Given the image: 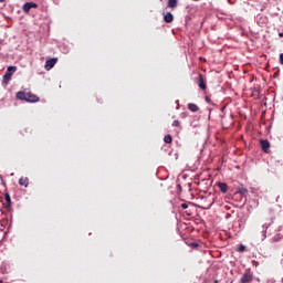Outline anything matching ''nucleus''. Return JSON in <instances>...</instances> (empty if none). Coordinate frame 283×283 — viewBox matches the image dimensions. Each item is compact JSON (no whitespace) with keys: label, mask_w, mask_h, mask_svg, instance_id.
<instances>
[{"label":"nucleus","mask_w":283,"mask_h":283,"mask_svg":"<svg viewBox=\"0 0 283 283\" xmlns=\"http://www.w3.org/2000/svg\"><path fill=\"white\" fill-rule=\"evenodd\" d=\"M17 98L19 101H25L27 103H39L40 98L35 94L32 93H25L23 91H20L17 93Z\"/></svg>","instance_id":"nucleus-1"},{"label":"nucleus","mask_w":283,"mask_h":283,"mask_svg":"<svg viewBox=\"0 0 283 283\" xmlns=\"http://www.w3.org/2000/svg\"><path fill=\"white\" fill-rule=\"evenodd\" d=\"M14 72H17V66H9L7 69V72L2 76V84L3 85H8L10 83V81H12V74H14Z\"/></svg>","instance_id":"nucleus-2"},{"label":"nucleus","mask_w":283,"mask_h":283,"mask_svg":"<svg viewBox=\"0 0 283 283\" xmlns=\"http://www.w3.org/2000/svg\"><path fill=\"white\" fill-rule=\"evenodd\" d=\"M241 283H251L253 282V272H251V269H247L243 273V275L240 279Z\"/></svg>","instance_id":"nucleus-3"},{"label":"nucleus","mask_w":283,"mask_h":283,"mask_svg":"<svg viewBox=\"0 0 283 283\" xmlns=\"http://www.w3.org/2000/svg\"><path fill=\"white\" fill-rule=\"evenodd\" d=\"M197 85L200 90H207V82L205 81V77L200 73L198 74L197 77Z\"/></svg>","instance_id":"nucleus-4"},{"label":"nucleus","mask_w":283,"mask_h":283,"mask_svg":"<svg viewBox=\"0 0 283 283\" xmlns=\"http://www.w3.org/2000/svg\"><path fill=\"white\" fill-rule=\"evenodd\" d=\"M260 145H261L262 150L265 154H269V149H271V143H269V140H266V139H261Z\"/></svg>","instance_id":"nucleus-5"},{"label":"nucleus","mask_w":283,"mask_h":283,"mask_svg":"<svg viewBox=\"0 0 283 283\" xmlns=\"http://www.w3.org/2000/svg\"><path fill=\"white\" fill-rule=\"evenodd\" d=\"M32 8H39V4L34 3V2H25L22 7L23 12H30V10H32Z\"/></svg>","instance_id":"nucleus-6"},{"label":"nucleus","mask_w":283,"mask_h":283,"mask_svg":"<svg viewBox=\"0 0 283 283\" xmlns=\"http://www.w3.org/2000/svg\"><path fill=\"white\" fill-rule=\"evenodd\" d=\"M56 61H59V59H56V57L46 60L45 65H44L45 70H52V67H54V65H56Z\"/></svg>","instance_id":"nucleus-7"},{"label":"nucleus","mask_w":283,"mask_h":283,"mask_svg":"<svg viewBox=\"0 0 283 283\" xmlns=\"http://www.w3.org/2000/svg\"><path fill=\"white\" fill-rule=\"evenodd\" d=\"M217 187L220 189L221 193L229 191V186L226 182H217Z\"/></svg>","instance_id":"nucleus-8"},{"label":"nucleus","mask_w":283,"mask_h":283,"mask_svg":"<svg viewBox=\"0 0 283 283\" xmlns=\"http://www.w3.org/2000/svg\"><path fill=\"white\" fill-rule=\"evenodd\" d=\"M165 23H172L174 22V14L171 12L163 13Z\"/></svg>","instance_id":"nucleus-9"},{"label":"nucleus","mask_w":283,"mask_h":283,"mask_svg":"<svg viewBox=\"0 0 283 283\" xmlns=\"http://www.w3.org/2000/svg\"><path fill=\"white\" fill-rule=\"evenodd\" d=\"M19 185L21 187H28V185H30V179L28 177H21L19 179Z\"/></svg>","instance_id":"nucleus-10"},{"label":"nucleus","mask_w":283,"mask_h":283,"mask_svg":"<svg viewBox=\"0 0 283 283\" xmlns=\"http://www.w3.org/2000/svg\"><path fill=\"white\" fill-rule=\"evenodd\" d=\"M167 8H171L172 10L178 8V0H168Z\"/></svg>","instance_id":"nucleus-11"},{"label":"nucleus","mask_w":283,"mask_h":283,"mask_svg":"<svg viewBox=\"0 0 283 283\" xmlns=\"http://www.w3.org/2000/svg\"><path fill=\"white\" fill-rule=\"evenodd\" d=\"M188 109H189L190 112L196 113V112H199V111H200V107H198L195 103H189V104H188Z\"/></svg>","instance_id":"nucleus-12"},{"label":"nucleus","mask_w":283,"mask_h":283,"mask_svg":"<svg viewBox=\"0 0 283 283\" xmlns=\"http://www.w3.org/2000/svg\"><path fill=\"white\" fill-rule=\"evenodd\" d=\"M4 200L7 202V207H11L12 199L10 198V193H8V192L4 193Z\"/></svg>","instance_id":"nucleus-13"},{"label":"nucleus","mask_w":283,"mask_h":283,"mask_svg":"<svg viewBox=\"0 0 283 283\" xmlns=\"http://www.w3.org/2000/svg\"><path fill=\"white\" fill-rule=\"evenodd\" d=\"M174 138L171 137V135H166L164 137V143H167V145H171Z\"/></svg>","instance_id":"nucleus-14"},{"label":"nucleus","mask_w":283,"mask_h":283,"mask_svg":"<svg viewBox=\"0 0 283 283\" xmlns=\"http://www.w3.org/2000/svg\"><path fill=\"white\" fill-rule=\"evenodd\" d=\"M238 193H241V196H247V193H249V190L247 188H239Z\"/></svg>","instance_id":"nucleus-15"},{"label":"nucleus","mask_w":283,"mask_h":283,"mask_svg":"<svg viewBox=\"0 0 283 283\" xmlns=\"http://www.w3.org/2000/svg\"><path fill=\"white\" fill-rule=\"evenodd\" d=\"M238 251H239V253H242V252L247 251V247L241 244V245H239Z\"/></svg>","instance_id":"nucleus-16"},{"label":"nucleus","mask_w":283,"mask_h":283,"mask_svg":"<svg viewBox=\"0 0 283 283\" xmlns=\"http://www.w3.org/2000/svg\"><path fill=\"white\" fill-rule=\"evenodd\" d=\"M172 127H180V122L178 119H175L172 122Z\"/></svg>","instance_id":"nucleus-17"},{"label":"nucleus","mask_w":283,"mask_h":283,"mask_svg":"<svg viewBox=\"0 0 283 283\" xmlns=\"http://www.w3.org/2000/svg\"><path fill=\"white\" fill-rule=\"evenodd\" d=\"M252 264H253V266H260V262H258L255 260L252 261Z\"/></svg>","instance_id":"nucleus-18"},{"label":"nucleus","mask_w":283,"mask_h":283,"mask_svg":"<svg viewBox=\"0 0 283 283\" xmlns=\"http://www.w3.org/2000/svg\"><path fill=\"white\" fill-rule=\"evenodd\" d=\"M279 61H280L281 65H283V53L280 54V60Z\"/></svg>","instance_id":"nucleus-19"},{"label":"nucleus","mask_w":283,"mask_h":283,"mask_svg":"<svg viewBox=\"0 0 283 283\" xmlns=\"http://www.w3.org/2000/svg\"><path fill=\"white\" fill-rule=\"evenodd\" d=\"M188 205L187 203H181V209H188Z\"/></svg>","instance_id":"nucleus-20"},{"label":"nucleus","mask_w":283,"mask_h":283,"mask_svg":"<svg viewBox=\"0 0 283 283\" xmlns=\"http://www.w3.org/2000/svg\"><path fill=\"white\" fill-rule=\"evenodd\" d=\"M206 102L211 103V98L209 96H206Z\"/></svg>","instance_id":"nucleus-21"},{"label":"nucleus","mask_w":283,"mask_h":283,"mask_svg":"<svg viewBox=\"0 0 283 283\" xmlns=\"http://www.w3.org/2000/svg\"><path fill=\"white\" fill-rule=\"evenodd\" d=\"M280 39H283V32L279 33Z\"/></svg>","instance_id":"nucleus-22"},{"label":"nucleus","mask_w":283,"mask_h":283,"mask_svg":"<svg viewBox=\"0 0 283 283\" xmlns=\"http://www.w3.org/2000/svg\"><path fill=\"white\" fill-rule=\"evenodd\" d=\"M6 0H0V3H3Z\"/></svg>","instance_id":"nucleus-23"},{"label":"nucleus","mask_w":283,"mask_h":283,"mask_svg":"<svg viewBox=\"0 0 283 283\" xmlns=\"http://www.w3.org/2000/svg\"><path fill=\"white\" fill-rule=\"evenodd\" d=\"M193 247H198V244H197V243H193Z\"/></svg>","instance_id":"nucleus-24"},{"label":"nucleus","mask_w":283,"mask_h":283,"mask_svg":"<svg viewBox=\"0 0 283 283\" xmlns=\"http://www.w3.org/2000/svg\"><path fill=\"white\" fill-rule=\"evenodd\" d=\"M0 283H3V281H2V280H0Z\"/></svg>","instance_id":"nucleus-25"}]
</instances>
